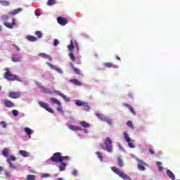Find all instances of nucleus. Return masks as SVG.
<instances>
[{
    "label": "nucleus",
    "instance_id": "obj_1",
    "mask_svg": "<svg viewBox=\"0 0 180 180\" xmlns=\"http://www.w3.org/2000/svg\"><path fill=\"white\" fill-rule=\"evenodd\" d=\"M8 19H9L8 15H2L0 18V20L4 22V25L6 27H7L8 29H13V27L16 25L15 20V18H13L12 19V22L11 23V22H6V20H8Z\"/></svg>",
    "mask_w": 180,
    "mask_h": 180
},
{
    "label": "nucleus",
    "instance_id": "obj_2",
    "mask_svg": "<svg viewBox=\"0 0 180 180\" xmlns=\"http://www.w3.org/2000/svg\"><path fill=\"white\" fill-rule=\"evenodd\" d=\"M111 169L112 172L118 175L120 178H122L124 180H131L130 177L127 174H124V172H122L120 169L116 167H111Z\"/></svg>",
    "mask_w": 180,
    "mask_h": 180
},
{
    "label": "nucleus",
    "instance_id": "obj_3",
    "mask_svg": "<svg viewBox=\"0 0 180 180\" xmlns=\"http://www.w3.org/2000/svg\"><path fill=\"white\" fill-rule=\"evenodd\" d=\"M5 79L8 81H18V82H22V79L18 77L16 75L11 73V72L7 71L4 74Z\"/></svg>",
    "mask_w": 180,
    "mask_h": 180
},
{
    "label": "nucleus",
    "instance_id": "obj_4",
    "mask_svg": "<svg viewBox=\"0 0 180 180\" xmlns=\"http://www.w3.org/2000/svg\"><path fill=\"white\" fill-rule=\"evenodd\" d=\"M75 105L76 106L83 107V110H86V112H89L91 110V107H89V105H88L87 102L82 101L81 100H76L75 101Z\"/></svg>",
    "mask_w": 180,
    "mask_h": 180
},
{
    "label": "nucleus",
    "instance_id": "obj_5",
    "mask_svg": "<svg viewBox=\"0 0 180 180\" xmlns=\"http://www.w3.org/2000/svg\"><path fill=\"white\" fill-rule=\"evenodd\" d=\"M52 161V162H63V159H61V153H55L52 157H51L47 162Z\"/></svg>",
    "mask_w": 180,
    "mask_h": 180
},
{
    "label": "nucleus",
    "instance_id": "obj_6",
    "mask_svg": "<svg viewBox=\"0 0 180 180\" xmlns=\"http://www.w3.org/2000/svg\"><path fill=\"white\" fill-rule=\"evenodd\" d=\"M68 49L70 51L69 57L72 61H75V56H74V53H72L74 50V41L72 40L70 41V44L68 45Z\"/></svg>",
    "mask_w": 180,
    "mask_h": 180
},
{
    "label": "nucleus",
    "instance_id": "obj_7",
    "mask_svg": "<svg viewBox=\"0 0 180 180\" xmlns=\"http://www.w3.org/2000/svg\"><path fill=\"white\" fill-rule=\"evenodd\" d=\"M104 144L105 146V150L106 151H108V153H112V139H110V137H107Z\"/></svg>",
    "mask_w": 180,
    "mask_h": 180
},
{
    "label": "nucleus",
    "instance_id": "obj_8",
    "mask_svg": "<svg viewBox=\"0 0 180 180\" xmlns=\"http://www.w3.org/2000/svg\"><path fill=\"white\" fill-rule=\"evenodd\" d=\"M39 105L41 106V108H43L45 109V110H47V112H49V113H54V110H53V108L49 107V104L46 103H44L43 101H39Z\"/></svg>",
    "mask_w": 180,
    "mask_h": 180
},
{
    "label": "nucleus",
    "instance_id": "obj_9",
    "mask_svg": "<svg viewBox=\"0 0 180 180\" xmlns=\"http://www.w3.org/2000/svg\"><path fill=\"white\" fill-rule=\"evenodd\" d=\"M22 94L20 91H11L8 94V98H11V99H18Z\"/></svg>",
    "mask_w": 180,
    "mask_h": 180
},
{
    "label": "nucleus",
    "instance_id": "obj_10",
    "mask_svg": "<svg viewBox=\"0 0 180 180\" xmlns=\"http://www.w3.org/2000/svg\"><path fill=\"white\" fill-rule=\"evenodd\" d=\"M58 23L61 26H65L68 23V20L64 17H58L57 18Z\"/></svg>",
    "mask_w": 180,
    "mask_h": 180
},
{
    "label": "nucleus",
    "instance_id": "obj_11",
    "mask_svg": "<svg viewBox=\"0 0 180 180\" xmlns=\"http://www.w3.org/2000/svg\"><path fill=\"white\" fill-rule=\"evenodd\" d=\"M4 105L6 106V108H14L15 107V103L11 100L5 99L4 101Z\"/></svg>",
    "mask_w": 180,
    "mask_h": 180
},
{
    "label": "nucleus",
    "instance_id": "obj_12",
    "mask_svg": "<svg viewBox=\"0 0 180 180\" xmlns=\"http://www.w3.org/2000/svg\"><path fill=\"white\" fill-rule=\"evenodd\" d=\"M55 94H56V95H58L59 96L63 98V99H64V101H65V102H70L69 97H68L67 96L64 95L63 93H61V91H55Z\"/></svg>",
    "mask_w": 180,
    "mask_h": 180
},
{
    "label": "nucleus",
    "instance_id": "obj_13",
    "mask_svg": "<svg viewBox=\"0 0 180 180\" xmlns=\"http://www.w3.org/2000/svg\"><path fill=\"white\" fill-rule=\"evenodd\" d=\"M136 161L139 162V164L138 165L139 169L140 171H145L146 167H144V162H143V161H141L140 159H136Z\"/></svg>",
    "mask_w": 180,
    "mask_h": 180
},
{
    "label": "nucleus",
    "instance_id": "obj_14",
    "mask_svg": "<svg viewBox=\"0 0 180 180\" xmlns=\"http://www.w3.org/2000/svg\"><path fill=\"white\" fill-rule=\"evenodd\" d=\"M39 57H41V58H46V60H49V61H52L53 58L50 55H47L44 53H41L39 55Z\"/></svg>",
    "mask_w": 180,
    "mask_h": 180
},
{
    "label": "nucleus",
    "instance_id": "obj_15",
    "mask_svg": "<svg viewBox=\"0 0 180 180\" xmlns=\"http://www.w3.org/2000/svg\"><path fill=\"white\" fill-rule=\"evenodd\" d=\"M117 165L120 168H123L124 167V161H123V159L122 158V156L117 157Z\"/></svg>",
    "mask_w": 180,
    "mask_h": 180
},
{
    "label": "nucleus",
    "instance_id": "obj_16",
    "mask_svg": "<svg viewBox=\"0 0 180 180\" xmlns=\"http://www.w3.org/2000/svg\"><path fill=\"white\" fill-rule=\"evenodd\" d=\"M70 82H72V84H74L75 85H76L77 86H81V85H82V82H81L80 81H79L77 79H72L69 80Z\"/></svg>",
    "mask_w": 180,
    "mask_h": 180
},
{
    "label": "nucleus",
    "instance_id": "obj_17",
    "mask_svg": "<svg viewBox=\"0 0 180 180\" xmlns=\"http://www.w3.org/2000/svg\"><path fill=\"white\" fill-rule=\"evenodd\" d=\"M20 12H22V8H16L13 11L9 12L8 15L15 16V15H18V13H20Z\"/></svg>",
    "mask_w": 180,
    "mask_h": 180
},
{
    "label": "nucleus",
    "instance_id": "obj_18",
    "mask_svg": "<svg viewBox=\"0 0 180 180\" xmlns=\"http://www.w3.org/2000/svg\"><path fill=\"white\" fill-rule=\"evenodd\" d=\"M104 66L105 68H117V66H116V65L110 62L105 63Z\"/></svg>",
    "mask_w": 180,
    "mask_h": 180
},
{
    "label": "nucleus",
    "instance_id": "obj_19",
    "mask_svg": "<svg viewBox=\"0 0 180 180\" xmlns=\"http://www.w3.org/2000/svg\"><path fill=\"white\" fill-rule=\"evenodd\" d=\"M70 67L73 70V71L75 74H77L78 75H81V70L79 69L74 67V64L70 63Z\"/></svg>",
    "mask_w": 180,
    "mask_h": 180
},
{
    "label": "nucleus",
    "instance_id": "obj_20",
    "mask_svg": "<svg viewBox=\"0 0 180 180\" xmlns=\"http://www.w3.org/2000/svg\"><path fill=\"white\" fill-rule=\"evenodd\" d=\"M68 129L72 130L73 131H77V130H81V127L72 124L68 125Z\"/></svg>",
    "mask_w": 180,
    "mask_h": 180
},
{
    "label": "nucleus",
    "instance_id": "obj_21",
    "mask_svg": "<svg viewBox=\"0 0 180 180\" xmlns=\"http://www.w3.org/2000/svg\"><path fill=\"white\" fill-rule=\"evenodd\" d=\"M167 175L170 178V179L175 180V174L171 170H167Z\"/></svg>",
    "mask_w": 180,
    "mask_h": 180
},
{
    "label": "nucleus",
    "instance_id": "obj_22",
    "mask_svg": "<svg viewBox=\"0 0 180 180\" xmlns=\"http://www.w3.org/2000/svg\"><path fill=\"white\" fill-rule=\"evenodd\" d=\"M11 60L13 63H20L22 61V56H13Z\"/></svg>",
    "mask_w": 180,
    "mask_h": 180
},
{
    "label": "nucleus",
    "instance_id": "obj_23",
    "mask_svg": "<svg viewBox=\"0 0 180 180\" xmlns=\"http://www.w3.org/2000/svg\"><path fill=\"white\" fill-rule=\"evenodd\" d=\"M27 40L28 41H37V37L32 35H28L26 37Z\"/></svg>",
    "mask_w": 180,
    "mask_h": 180
},
{
    "label": "nucleus",
    "instance_id": "obj_24",
    "mask_svg": "<svg viewBox=\"0 0 180 180\" xmlns=\"http://www.w3.org/2000/svg\"><path fill=\"white\" fill-rule=\"evenodd\" d=\"M123 105H124V106H125L126 108L129 109L130 112L132 114L136 115V111H134V109L131 107V105H129L127 103H124Z\"/></svg>",
    "mask_w": 180,
    "mask_h": 180
},
{
    "label": "nucleus",
    "instance_id": "obj_25",
    "mask_svg": "<svg viewBox=\"0 0 180 180\" xmlns=\"http://www.w3.org/2000/svg\"><path fill=\"white\" fill-rule=\"evenodd\" d=\"M51 102H52V103L53 104H56L58 105V106L61 105V103H60V101H58V99L57 98H50Z\"/></svg>",
    "mask_w": 180,
    "mask_h": 180
},
{
    "label": "nucleus",
    "instance_id": "obj_26",
    "mask_svg": "<svg viewBox=\"0 0 180 180\" xmlns=\"http://www.w3.org/2000/svg\"><path fill=\"white\" fill-rule=\"evenodd\" d=\"M80 125H81L82 127H84V129H88V127H90V126H91L89 124V123H88V122H86L85 121H82L80 122Z\"/></svg>",
    "mask_w": 180,
    "mask_h": 180
},
{
    "label": "nucleus",
    "instance_id": "obj_27",
    "mask_svg": "<svg viewBox=\"0 0 180 180\" xmlns=\"http://www.w3.org/2000/svg\"><path fill=\"white\" fill-rule=\"evenodd\" d=\"M2 155H4V157H6V158H8V157H9V149L4 148L2 150Z\"/></svg>",
    "mask_w": 180,
    "mask_h": 180
},
{
    "label": "nucleus",
    "instance_id": "obj_28",
    "mask_svg": "<svg viewBox=\"0 0 180 180\" xmlns=\"http://www.w3.org/2000/svg\"><path fill=\"white\" fill-rule=\"evenodd\" d=\"M96 116H97V117H98L99 120H102L103 122H104L105 119L106 118V117H105V115H103L99 112H96Z\"/></svg>",
    "mask_w": 180,
    "mask_h": 180
},
{
    "label": "nucleus",
    "instance_id": "obj_29",
    "mask_svg": "<svg viewBox=\"0 0 180 180\" xmlns=\"http://www.w3.org/2000/svg\"><path fill=\"white\" fill-rule=\"evenodd\" d=\"M19 154H20L22 157H29V152L26 150H20Z\"/></svg>",
    "mask_w": 180,
    "mask_h": 180
},
{
    "label": "nucleus",
    "instance_id": "obj_30",
    "mask_svg": "<svg viewBox=\"0 0 180 180\" xmlns=\"http://www.w3.org/2000/svg\"><path fill=\"white\" fill-rule=\"evenodd\" d=\"M60 165L59 167V170L60 172H63V171H65V167H66V165L64 162H60Z\"/></svg>",
    "mask_w": 180,
    "mask_h": 180
},
{
    "label": "nucleus",
    "instance_id": "obj_31",
    "mask_svg": "<svg viewBox=\"0 0 180 180\" xmlns=\"http://www.w3.org/2000/svg\"><path fill=\"white\" fill-rule=\"evenodd\" d=\"M25 133H27V136H29L30 137L32 135V133H33V131H32V129H30V128L29 127H25Z\"/></svg>",
    "mask_w": 180,
    "mask_h": 180
},
{
    "label": "nucleus",
    "instance_id": "obj_32",
    "mask_svg": "<svg viewBox=\"0 0 180 180\" xmlns=\"http://www.w3.org/2000/svg\"><path fill=\"white\" fill-rule=\"evenodd\" d=\"M35 35L38 39H41V37H43V33L41 32V31H36Z\"/></svg>",
    "mask_w": 180,
    "mask_h": 180
},
{
    "label": "nucleus",
    "instance_id": "obj_33",
    "mask_svg": "<svg viewBox=\"0 0 180 180\" xmlns=\"http://www.w3.org/2000/svg\"><path fill=\"white\" fill-rule=\"evenodd\" d=\"M124 137L127 143H130V141H131V139L129 137V134H127V132L124 133Z\"/></svg>",
    "mask_w": 180,
    "mask_h": 180
},
{
    "label": "nucleus",
    "instance_id": "obj_34",
    "mask_svg": "<svg viewBox=\"0 0 180 180\" xmlns=\"http://www.w3.org/2000/svg\"><path fill=\"white\" fill-rule=\"evenodd\" d=\"M57 4V1L56 0H48L47 5L48 6H51V5H56Z\"/></svg>",
    "mask_w": 180,
    "mask_h": 180
},
{
    "label": "nucleus",
    "instance_id": "obj_35",
    "mask_svg": "<svg viewBox=\"0 0 180 180\" xmlns=\"http://www.w3.org/2000/svg\"><path fill=\"white\" fill-rule=\"evenodd\" d=\"M156 164L158 165L159 171H162L164 169V167H162V163L161 162H157Z\"/></svg>",
    "mask_w": 180,
    "mask_h": 180
},
{
    "label": "nucleus",
    "instance_id": "obj_36",
    "mask_svg": "<svg viewBox=\"0 0 180 180\" xmlns=\"http://www.w3.org/2000/svg\"><path fill=\"white\" fill-rule=\"evenodd\" d=\"M96 155H97L98 158L101 160V161H103V154L99 152H96Z\"/></svg>",
    "mask_w": 180,
    "mask_h": 180
},
{
    "label": "nucleus",
    "instance_id": "obj_37",
    "mask_svg": "<svg viewBox=\"0 0 180 180\" xmlns=\"http://www.w3.org/2000/svg\"><path fill=\"white\" fill-rule=\"evenodd\" d=\"M36 176L34 175L28 174L27 176V180H36Z\"/></svg>",
    "mask_w": 180,
    "mask_h": 180
},
{
    "label": "nucleus",
    "instance_id": "obj_38",
    "mask_svg": "<svg viewBox=\"0 0 180 180\" xmlns=\"http://www.w3.org/2000/svg\"><path fill=\"white\" fill-rule=\"evenodd\" d=\"M127 125L130 129H134V126H133V123L131 122V121H128L127 123Z\"/></svg>",
    "mask_w": 180,
    "mask_h": 180
},
{
    "label": "nucleus",
    "instance_id": "obj_39",
    "mask_svg": "<svg viewBox=\"0 0 180 180\" xmlns=\"http://www.w3.org/2000/svg\"><path fill=\"white\" fill-rule=\"evenodd\" d=\"M0 4H1L3 6H9V2L6 1H0Z\"/></svg>",
    "mask_w": 180,
    "mask_h": 180
},
{
    "label": "nucleus",
    "instance_id": "obj_40",
    "mask_svg": "<svg viewBox=\"0 0 180 180\" xmlns=\"http://www.w3.org/2000/svg\"><path fill=\"white\" fill-rule=\"evenodd\" d=\"M16 158L15 156H10L9 159L7 160V162H12V161H15Z\"/></svg>",
    "mask_w": 180,
    "mask_h": 180
},
{
    "label": "nucleus",
    "instance_id": "obj_41",
    "mask_svg": "<svg viewBox=\"0 0 180 180\" xmlns=\"http://www.w3.org/2000/svg\"><path fill=\"white\" fill-rule=\"evenodd\" d=\"M104 122H106V123H108V124L112 125V120L108 118L105 117Z\"/></svg>",
    "mask_w": 180,
    "mask_h": 180
},
{
    "label": "nucleus",
    "instance_id": "obj_42",
    "mask_svg": "<svg viewBox=\"0 0 180 180\" xmlns=\"http://www.w3.org/2000/svg\"><path fill=\"white\" fill-rule=\"evenodd\" d=\"M62 162L63 161H69L70 156H61Z\"/></svg>",
    "mask_w": 180,
    "mask_h": 180
},
{
    "label": "nucleus",
    "instance_id": "obj_43",
    "mask_svg": "<svg viewBox=\"0 0 180 180\" xmlns=\"http://www.w3.org/2000/svg\"><path fill=\"white\" fill-rule=\"evenodd\" d=\"M8 164H9L11 168L13 169H16V165H13L12 162L8 161Z\"/></svg>",
    "mask_w": 180,
    "mask_h": 180
},
{
    "label": "nucleus",
    "instance_id": "obj_44",
    "mask_svg": "<svg viewBox=\"0 0 180 180\" xmlns=\"http://www.w3.org/2000/svg\"><path fill=\"white\" fill-rule=\"evenodd\" d=\"M12 113L13 116L17 117L18 115H19V111H18V110H13Z\"/></svg>",
    "mask_w": 180,
    "mask_h": 180
},
{
    "label": "nucleus",
    "instance_id": "obj_45",
    "mask_svg": "<svg viewBox=\"0 0 180 180\" xmlns=\"http://www.w3.org/2000/svg\"><path fill=\"white\" fill-rule=\"evenodd\" d=\"M47 64H48V65H49L51 68H52V70H55L56 71L57 67L53 65L51 63H47Z\"/></svg>",
    "mask_w": 180,
    "mask_h": 180
},
{
    "label": "nucleus",
    "instance_id": "obj_46",
    "mask_svg": "<svg viewBox=\"0 0 180 180\" xmlns=\"http://www.w3.org/2000/svg\"><path fill=\"white\" fill-rule=\"evenodd\" d=\"M0 126H2L4 129H6V122L4 121L0 122Z\"/></svg>",
    "mask_w": 180,
    "mask_h": 180
},
{
    "label": "nucleus",
    "instance_id": "obj_47",
    "mask_svg": "<svg viewBox=\"0 0 180 180\" xmlns=\"http://www.w3.org/2000/svg\"><path fill=\"white\" fill-rule=\"evenodd\" d=\"M12 46L13 47H14V49H15V50H17V51H20V49L19 48V46H18V45L13 44Z\"/></svg>",
    "mask_w": 180,
    "mask_h": 180
},
{
    "label": "nucleus",
    "instance_id": "obj_48",
    "mask_svg": "<svg viewBox=\"0 0 180 180\" xmlns=\"http://www.w3.org/2000/svg\"><path fill=\"white\" fill-rule=\"evenodd\" d=\"M43 92H44V94H50V89H47V88H44L43 89Z\"/></svg>",
    "mask_w": 180,
    "mask_h": 180
},
{
    "label": "nucleus",
    "instance_id": "obj_49",
    "mask_svg": "<svg viewBox=\"0 0 180 180\" xmlns=\"http://www.w3.org/2000/svg\"><path fill=\"white\" fill-rule=\"evenodd\" d=\"M128 146H129V147H130V148H134V144H133V143H131V141L128 142Z\"/></svg>",
    "mask_w": 180,
    "mask_h": 180
},
{
    "label": "nucleus",
    "instance_id": "obj_50",
    "mask_svg": "<svg viewBox=\"0 0 180 180\" xmlns=\"http://www.w3.org/2000/svg\"><path fill=\"white\" fill-rule=\"evenodd\" d=\"M57 111H58V112H61V113H64V111L63 110V108H61V105H59V106L57 108Z\"/></svg>",
    "mask_w": 180,
    "mask_h": 180
},
{
    "label": "nucleus",
    "instance_id": "obj_51",
    "mask_svg": "<svg viewBox=\"0 0 180 180\" xmlns=\"http://www.w3.org/2000/svg\"><path fill=\"white\" fill-rule=\"evenodd\" d=\"M59 43L60 42L58 41V39H55L54 41H53V45L55 46H58Z\"/></svg>",
    "mask_w": 180,
    "mask_h": 180
},
{
    "label": "nucleus",
    "instance_id": "obj_52",
    "mask_svg": "<svg viewBox=\"0 0 180 180\" xmlns=\"http://www.w3.org/2000/svg\"><path fill=\"white\" fill-rule=\"evenodd\" d=\"M56 71L58 74H63V70L58 68H56Z\"/></svg>",
    "mask_w": 180,
    "mask_h": 180
},
{
    "label": "nucleus",
    "instance_id": "obj_53",
    "mask_svg": "<svg viewBox=\"0 0 180 180\" xmlns=\"http://www.w3.org/2000/svg\"><path fill=\"white\" fill-rule=\"evenodd\" d=\"M149 153L151 154V155H154V154H155V152L151 149L149 150Z\"/></svg>",
    "mask_w": 180,
    "mask_h": 180
},
{
    "label": "nucleus",
    "instance_id": "obj_54",
    "mask_svg": "<svg viewBox=\"0 0 180 180\" xmlns=\"http://www.w3.org/2000/svg\"><path fill=\"white\" fill-rule=\"evenodd\" d=\"M78 174V172L77 170H74L72 172V175H74L75 176H77V174Z\"/></svg>",
    "mask_w": 180,
    "mask_h": 180
},
{
    "label": "nucleus",
    "instance_id": "obj_55",
    "mask_svg": "<svg viewBox=\"0 0 180 180\" xmlns=\"http://www.w3.org/2000/svg\"><path fill=\"white\" fill-rule=\"evenodd\" d=\"M44 178H48V176H50V174H45L43 175Z\"/></svg>",
    "mask_w": 180,
    "mask_h": 180
},
{
    "label": "nucleus",
    "instance_id": "obj_56",
    "mask_svg": "<svg viewBox=\"0 0 180 180\" xmlns=\"http://www.w3.org/2000/svg\"><path fill=\"white\" fill-rule=\"evenodd\" d=\"M5 174H6V175H7V176H9V172H5Z\"/></svg>",
    "mask_w": 180,
    "mask_h": 180
},
{
    "label": "nucleus",
    "instance_id": "obj_57",
    "mask_svg": "<svg viewBox=\"0 0 180 180\" xmlns=\"http://www.w3.org/2000/svg\"><path fill=\"white\" fill-rule=\"evenodd\" d=\"M116 58H117V60H118V61H120V60H121L120 57H119V56H117Z\"/></svg>",
    "mask_w": 180,
    "mask_h": 180
},
{
    "label": "nucleus",
    "instance_id": "obj_58",
    "mask_svg": "<svg viewBox=\"0 0 180 180\" xmlns=\"http://www.w3.org/2000/svg\"><path fill=\"white\" fill-rule=\"evenodd\" d=\"M0 171H4V167H0Z\"/></svg>",
    "mask_w": 180,
    "mask_h": 180
},
{
    "label": "nucleus",
    "instance_id": "obj_59",
    "mask_svg": "<svg viewBox=\"0 0 180 180\" xmlns=\"http://www.w3.org/2000/svg\"><path fill=\"white\" fill-rule=\"evenodd\" d=\"M57 180H64V179H63V178H61V177H59L57 179Z\"/></svg>",
    "mask_w": 180,
    "mask_h": 180
},
{
    "label": "nucleus",
    "instance_id": "obj_60",
    "mask_svg": "<svg viewBox=\"0 0 180 180\" xmlns=\"http://www.w3.org/2000/svg\"><path fill=\"white\" fill-rule=\"evenodd\" d=\"M2 91V86H0V91Z\"/></svg>",
    "mask_w": 180,
    "mask_h": 180
},
{
    "label": "nucleus",
    "instance_id": "obj_61",
    "mask_svg": "<svg viewBox=\"0 0 180 180\" xmlns=\"http://www.w3.org/2000/svg\"><path fill=\"white\" fill-rule=\"evenodd\" d=\"M0 31H1V26H0Z\"/></svg>",
    "mask_w": 180,
    "mask_h": 180
}]
</instances>
